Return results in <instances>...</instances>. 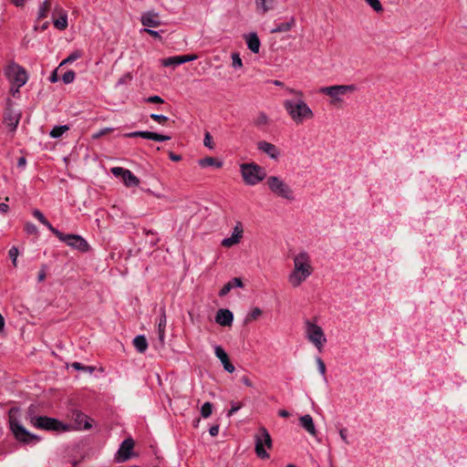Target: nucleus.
<instances>
[{"label":"nucleus","mask_w":467,"mask_h":467,"mask_svg":"<svg viewBox=\"0 0 467 467\" xmlns=\"http://www.w3.org/2000/svg\"><path fill=\"white\" fill-rule=\"evenodd\" d=\"M285 91L295 96V99H287L283 101V107L289 118L296 124L314 118V112L304 99V92L300 89L285 87Z\"/></svg>","instance_id":"f257e3e1"},{"label":"nucleus","mask_w":467,"mask_h":467,"mask_svg":"<svg viewBox=\"0 0 467 467\" xmlns=\"http://www.w3.org/2000/svg\"><path fill=\"white\" fill-rule=\"evenodd\" d=\"M294 268L288 275V282L293 287H298L313 273L311 259L308 253L302 251L296 254L293 259Z\"/></svg>","instance_id":"f03ea898"},{"label":"nucleus","mask_w":467,"mask_h":467,"mask_svg":"<svg viewBox=\"0 0 467 467\" xmlns=\"http://www.w3.org/2000/svg\"><path fill=\"white\" fill-rule=\"evenodd\" d=\"M358 90L354 84L349 85H333L322 87L319 88V93L329 98L328 104L336 109L342 108L346 101L345 97Z\"/></svg>","instance_id":"7ed1b4c3"},{"label":"nucleus","mask_w":467,"mask_h":467,"mask_svg":"<svg viewBox=\"0 0 467 467\" xmlns=\"http://www.w3.org/2000/svg\"><path fill=\"white\" fill-rule=\"evenodd\" d=\"M240 172L245 184L254 186L258 184L266 177L265 169L254 163H242Z\"/></svg>","instance_id":"20e7f679"},{"label":"nucleus","mask_w":467,"mask_h":467,"mask_svg":"<svg viewBox=\"0 0 467 467\" xmlns=\"http://www.w3.org/2000/svg\"><path fill=\"white\" fill-rule=\"evenodd\" d=\"M304 328L307 340L312 343L319 352H321L327 343V337L322 327L316 322L306 319L304 321Z\"/></svg>","instance_id":"39448f33"},{"label":"nucleus","mask_w":467,"mask_h":467,"mask_svg":"<svg viewBox=\"0 0 467 467\" xmlns=\"http://www.w3.org/2000/svg\"><path fill=\"white\" fill-rule=\"evenodd\" d=\"M254 440L256 456L262 460L269 459L267 450L273 447V441L268 431L265 427H260L254 435Z\"/></svg>","instance_id":"423d86ee"},{"label":"nucleus","mask_w":467,"mask_h":467,"mask_svg":"<svg viewBox=\"0 0 467 467\" xmlns=\"http://www.w3.org/2000/svg\"><path fill=\"white\" fill-rule=\"evenodd\" d=\"M9 425L15 438L26 444H36L40 441V437L29 432L15 417L9 416Z\"/></svg>","instance_id":"0eeeda50"},{"label":"nucleus","mask_w":467,"mask_h":467,"mask_svg":"<svg viewBox=\"0 0 467 467\" xmlns=\"http://www.w3.org/2000/svg\"><path fill=\"white\" fill-rule=\"evenodd\" d=\"M266 184L269 190L276 196L283 199L293 201L294 192L292 188L280 177L270 176L267 178Z\"/></svg>","instance_id":"6e6552de"},{"label":"nucleus","mask_w":467,"mask_h":467,"mask_svg":"<svg viewBox=\"0 0 467 467\" xmlns=\"http://www.w3.org/2000/svg\"><path fill=\"white\" fill-rule=\"evenodd\" d=\"M26 420L33 427L40 430L60 431L66 429L59 420L54 418H49L47 416H36L30 411L28 412Z\"/></svg>","instance_id":"1a4fd4ad"},{"label":"nucleus","mask_w":467,"mask_h":467,"mask_svg":"<svg viewBox=\"0 0 467 467\" xmlns=\"http://www.w3.org/2000/svg\"><path fill=\"white\" fill-rule=\"evenodd\" d=\"M5 76L12 85L17 86V88L23 87L28 79L26 69L16 63H11L7 66Z\"/></svg>","instance_id":"9d476101"},{"label":"nucleus","mask_w":467,"mask_h":467,"mask_svg":"<svg viewBox=\"0 0 467 467\" xmlns=\"http://www.w3.org/2000/svg\"><path fill=\"white\" fill-rule=\"evenodd\" d=\"M60 241L67 244L68 246L78 249L80 252H87L89 249L88 242L78 234H64L59 231V234H55Z\"/></svg>","instance_id":"9b49d317"},{"label":"nucleus","mask_w":467,"mask_h":467,"mask_svg":"<svg viewBox=\"0 0 467 467\" xmlns=\"http://www.w3.org/2000/svg\"><path fill=\"white\" fill-rule=\"evenodd\" d=\"M111 173L116 177H121L123 183L127 187L138 186L140 180L130 170L122 167H113L110 169Z\"/></svg>","instance_id":"f8f14e48"},{"label":"nucleus","mask_w":467,"mask_h":467,"mask_svg":"<svg viewBox=\"0 0 467 467\" xmlns=\"http://www.w3.org/2000/svg\"><path fill=\"white\" fill-rule=\"evenodd\" d=\"M244 228L241 222H237L235 226L234 227L231 237H227L223 239L221 244L223 247H232L234 245L238 244L241 242L243 237Z\"/></svg>","instance_id":"ddd939ff"},{"label":"nucleus","mask_w":467,"mask_h":467,"mask_svg":"<svg viewBox=\"0 0 467 467\" xmlns=\"http://www.w3.org/2000/svg\"><path fill=\"white\" fill-rule=\"evenodd\" d=\"M134 447V441L131 438L125 439L118 451V461L125 462L131 456V452Z\"/></svg>","instance_id":"4468645a"},{"label":"nucleus","mask_w":467,"mask_h":467,"mask_svg":"<svg viewBox=\"0 0 467 467\" xmlns=\"http://www.w3.org/2000/svg\"><path fill=\"white\" fill-rule=\"evenodd\" d=\"M257 149L272 160H277L280 156V150L275 144L265 140L258 141Z\"/></svg>","instance_id":"2eb2a0df"},{"label":"nucleus","mask_w":467,"mask_h":467,"mask_svg":"<svg viewBox=\"0 0 467 467\" xmlns=\"http://www.w3.org/2000/svg\"><path fill=\"white\" fill-rule=\"evenodd\" d=\"M197 58L196 55H183V56H174L164 58L161 61L162 66L164 67H176L182 65L186 62L193 61Z\"/></svg>","instance_id":"dca6fc26"},{"label":"nucleus","mask_w":467,"mask_h":467,"mask_svg":"<svg viewBox=\"0 0 467 467\" xmlns=\"http://www.w3.org/2000/svg\"><path fill=\"white\" fill-rule=\"evenodd\" d=\"M234 321V315L229 309L221 308L215 316V322L223 327H231Z\"/></svg>","instance_id":"f3484780"},{"label":"nucleus","mask_w":467,"mask_h":467,"mask_svg":"<svg viewBox=\"0 0 467 467\" xmlns=\"http://www.w3.org/2000/svg\"><path fill=\"white\" fill-rule=\"evenodd\" d=\"M215 356L221 360L223 365V368L229 372L233 373L234 371V366L230 362L227 353L221 346H216L214 348Z\"/></svg>","instance_id":"a211bd4d"},{"label":"nucleus","mask_w":467,"mask_h":467,"mask_svg":"<svg viewBox=\"0 0 467 467\" xmlns=\"http://www.w3.org/2000/svg\"><path fill=\"white\" fill-rule=\"evenodd\" d=\"M141 24L148 28L157 27L161 25L159 15L155 12H146L141 15Z\"/></svg>","instance_id":"6ab92c4d"},{"label":"nucleus","mask_w":467,"mask_h":467,"mask_svg":"<svg viewBox=\"0 0 467 467\" xmlns=\"http://www.w3.org/2000/svg\"><path fill=\"white\" fill-rule=\"evenodd\" d=\"M245 41L248 48L254 54H257L260 49V39L255 33H250L245 36Z\"/></svg>","instance_id":"aec40b11"},{"label":"nucleus","mask_w":467,"mask_h":467,"mask_svg":"<svg viewBox=\"0 0 467 467\" xmlns=\"http://www.w3.org/2000/svg\"><path fill=\"white\" fill-rule=\"evenodd\" d=\"M301 426L311 435L317 434L316 427L312 417L309 414H306L299 418Z\"/></svg>","instance_id":"412c9836"},{"label":"nucleus","mask_w":467,"mask_h":467,"mask_svg":"<svg viewBox=\"0 0 467 467\" xmlns=\"http://www.w3.org/2000/svg\"><path fill=\"white\" fill-rule=\"evenodd\" d=\"M167 324V318H166V312L165 308H161V316L158 322V334H159V339L161 343L164 341L165 337V328Z\"/></svg>","instance_id":"4be33fe9"},{"label":"nucleus","mask_w":467,"mask_h":467,"mask_svg":"<svg viewBox=\"0 0 467 467\" xmlns=\"http://www.w3.org/2000/svg\"><path fill=\"white\" fill-rule=\"evenodd\" d=\"M243 282L241 278L234 277L225 284L219 292L220 296H226L234 287H243Z\"/></svg>","instance_id":"5701e85b"},{"label":"nucleus","mask_w":467,"mask_h":467,"mask_svg":"<svg viewBox=\"0 0 467 467\" xmlns=\"http://www.w3.org/2000/svg\"><path fill=\"white\" fill-rule=\"evenodd\" d=\"M33 215L41 223L47 227V229L54 234H59V231L52 226V224L46 219L44 214L37 209L33 211Z\"/></svg>","instance_id":"b1692460"},{"label":"nucleus","mask_w":467,"mask_h":467,"mask_svg":"<svg viewBox=\"0 0 467 467\" xmlns=\"http://www.w3.org/2000/svg\"><path fill=\"white\" fill-rule=\"evenodd\" d=\"M133 345L140 353H144L148 348L147 339L143 335L136 336L133 339Z\"/></svg>","instance_id":"393cba45"},{"label":"nucleus","mask_w":467,"mask_h":467,"mask_svg":"<svg viewBox=\"0 0 467 467\" xmlns=\"http://www.w3.org/2000/svg\"><path fill=\"white\" fill-rule=\"evenodd\" d=\"M295 25V18L290 17L288 22L281 23L280 25L276 26L275 28L271 29L272 34L275 33H281V32H287L289 31Z\"/></svg>","instance_id":"a878e982"},{"label":"nucleus","mask_w":467,"mask_h":467,"mask_svg":"<svg viewBox=\"0 0 467 467\" xmlns=\"http://www.w3.org/2000/svg\"><path fill=\"white\" fill-rule=\"evenodd\" d=\"M53 25L58 30H65L67 27V14L61 13L57 18H53Z\"/></svg>","instance_id":"bb28decb"},{"label":"nucleus","mask_w":467,"mask_h":467,"mask_svg":"<svg viewBox=\"0 0 467 467\" xmlns=\"http://www.w3.org/2000/svg\"><path fill=\"white\" fill-rule=\"evenodd\" d=\"M51 8V0H45L39 6L37 19H44L47 16V14Z\"/></svg>","instance_id":"cd10ccee"},{"label":"nucleus","mask_w":467,"mask_h":467,"mask_svg":"<svg viewBox=\"0 0 467 467\" xmlns=\"http://www.w3.org/2000/svg\"><path fill=\"white\" fill-rule=\"evenodd\" d=\"M198 162H199V165L202 168H205L208 166H216L217 168H221L223 166L222 161H216L215 159L213 157H206V158L201 159Z\"/></svg>","instance_id":"c85d7f7f"},{"label":"nucleus","mask_w":467,"mask_h":467,"mask_svg":"<svg viewBox=\"0 0 467 467\" xmlns=\"http://www.w3.org/2000/svg\"><path fill=\"white\" fill-rule=\"evenodd\" d=\"M69 130L67 125L55 126L49 132L51 138L58 139Z\"/></svg>","instance_id":"c756f323"},{"label":"nucleus","mask_w":467,"mask_h":467,"mask_svg":"<svg viewBox=\"0 0 467 467\" xmlns=\"http://www.w3.org/2000/svg\"><path fill=\"white\" fill-rule=\"evenodd\" d=\"M82 51L79 50V49H77L75 51H73L69 56H67V58H65L60 64H59V67L67 65V64H69V63H72L74 62L75 60L80 58L82 57Z\"/></svg>","instance_id":"7c9ffc66"},{"label":"nucleus","mask_w":467,"mask_h":467,"mask_svg":"<svg viewBox=\"0 0 467 467\" xmlns=\"http://www.w3.org/2000/svg\"><path fill=\"white\" fill-rule=\"evenodd\" d=\"M274 0H255V5L258 10H261L263 14L266 13L272 8Z\"/></svg>","instance_id":"2f4dec72"},{"label":"nucleus","mask_w":467,"mask_h":467,"mask_svg":"<svg viewBox=\"0 0 467 467\" xmlns=\"http://www.w3.org/2000/svg\"><path fill=\"white\" fill-rule=\"evenodd\" d=\"M125 136L128 138L141 137L143 139L152 140L153 132H151V131H133V132L125 134Z\"/></svg>","instance_id":"473e14b6"},{"label":"nucleus","mask_w":467,"mask_h":467,"mask_svg":"<svg viewBox=\"0 0 467 467\" xmlns=\"http://www.w3.org/2000/svg\"><path fill=\"white\" fill-rule=\"evenodd\" d=\"M268 122H269L268 116L264 112H260L258 114L256 119L254 120V124L256 126H265L268 124Z\"/></svg>","instance_id":"72a5a7b5"},{"label":"nucleus","mask_w":467,"mask_h":467,"mask_svg":"<svg viewBox=\"0 0 467 467\" xmlns=\"http://www.w3.org/2000/svg\"><path fill=\"white\" fill-rule=\"evenodd\" d=\"M213 412V405L210 402H205L201 408V415L203 418H208Z\"/></svg>","instance_id":"f704fd0d"},{"label":"nucleus","mask_w":467,"mask_h":467,"mask_svg":"<svg viewBox=\"0 0 467 467\" xmlns=\"http://www.w3.org/2000/svg\"><path fill=\"white\" fill-rule=\"evenodd\" d=\"M262 315V310L259 307H254L246 317L245 321L250 322L257 319Z\"/></svg>","instance_id":"c9c22d12"},{"label":"nucleus","mask_w":467,"mask_h":467,"mask_svg":"<svg viewBox=\"0 0 467 467\" xmlns=\"http://www.w3.org/2000/svg\"><path fill=\"white\" fill-rule=\"evenodd\" d=\"M75 78H76L75 72L73 70H68L62 76V81L65 84H70L75 80Z\"/></svg>","instance_id":"e433bc0d"},{"label":"nucleus","mask_w":467,"mask_h":467,"mask_svg":"<svg viewBox=\"0 0 467 467\" xmlns=\"http://www.w3.org/2000/svg\"><path fill=\"white\" fill-rule=\"evenodd\" d=\"M71 367L77 370H83V371H88L89 373H92L94 371V368L93 367H89V366H83L81 363L79 362H74L71 364Z\"/></svg>","instance_id":"4c0bfd02"},{"label":"nucleus","mask_w":467,"mask_h":467,"mask_svg":"<svg viewBox=\"0 0 467 467\" xmlns=\"http://www.w3.org/2000/svg\"><path fill=\"white\" fill-rule=\"evenodd\" d=\"M18 254H19V252L16 247L13 246L10 248V250L8 252V255H9V258L12 260L14 266H16V261H17Z\"/></svg>","instance_id":"58836bf2"},{"label":"nucleus","mask_w":467,"mask_h":467,"mask_svg":"<svg viewBox=\"0 0 467 467\" xmlns=\"http://www.w3.org/2000/svg\"><path fill=\"white\" fill-rule=\"evenodd\" d=\"M114 130V128H104L92 135L94 140H98L102 136H105Z\"/></svg>","instance_id":"ea45409f"},{"label":"nucleus","mask_w":467,"mask_h":467,"mask_svg":"<svg viewBox=\"0 0 467 467\" xmlns=\"http://www.w3.org/2000/svg\"><path fill=\"white\" fill-rule=\"evenodd\" d=\"M232 60H233L232 65H233V67H234V68H240V67H243V62H242V59H241V57H240L239 54H237V53H233V55H232Z\"/></svg>","instance_id":"a19ab883"},{"label":"nucleus","mask_w":467,"mask_h":467,"mask_svg":"<svg viewBox=\"0 0 467 467\" xmlns=\"http://www.w3.org/2000/svg\"><path fill=\"white\" fill-rule=\"evenodd\" d=\"M376 12H381L383 10L379 0H365Z\"/></svg>","instance_id":"79ce46f5"},{"label":"nucleus","mask_w":467,"mask_h":467,"mask_svg":"<svg viewBox=\"0 0 467 467\" xmlns=\"http://www.w3.org/2000/svg\"><path fill=\"white\" fill-rule=\"evenodd\" d=\"M25 231L28 234H38L37 227L34 223H26Z\"/></svg>","instance_id":"37998d69"},{"label":"nucleus","mask_w":467,"mask_h":467,"mask_svg":"<svg viewBox=\"0 0 467 467\" xmlns=\"http://www.w3.org/2000/svg\"><path fill=\"white\" fill-rule=\"evenodd\" d=\"M150 119H152L154 121L160 124H164L168 120V117L156 113L150 114Z\"/></svg>","instance_id":"c03bdc74"},{"label":"nucleus","mask_w":467,"mask_h":467,"mask_svg":"<svg viewBox=\"0 0 467 467\" xmlns=\"http://www.w3.org/2000/svg\"><path fill=\"white\" fill-rule=\"evenodd\" d=\"M145 101L149 102V103H158V104H162L164 102L163 99H161L160 96H157V95L148 97L147 99H145Z\"/></svg>","instance_id":"a18cd8bd"},{"label":"nucleus","mask_w":467,"mask_h":467,"mask_svg":"<svg viewBox=\"0 0 467 467\" xmlns=\"http://www.w3.org/2000/svg\"><path fill=\"white\" fill-rule=\"evenodd\" d=\"M203 144L205 147H208L209 149H213V144L212 142V136L209 132H206L204 135Z\"/></svg>","instance_id":"49530a36"},{"label":"nucleus","mask_w":467,"mask_h":467,"mask_svg":"<svg viewBox=\"0 0 467 467\" xmlns=\"http://www.w3.org/2000/svg\"><path fill=\"white\" fill-rule=\"evenodd\" d=\"M170 139H171L170 136L161 135V134L153 132L152 140H155V141H166V140H169Z\"/></svg>","instance_id":"de8ad7c7"},{"label":"nucleus","mask_w":467,"mask_h":467,"mask_svg":"<svg viewBox=\"0 0 467 467\" xmlns=\"http://www.w3.org/2000/svg\"><path fill=\"white\" fill-rule=\"evenodd\" d=\"M317 368H318L319 372L322 375H325V373H326V365L323 362V360L321 359V358H317Z\"/></svg>","instance_id":"09e8293b"},{"label":"nucleus","mask_w":467,"mask_h":467,"mask_svg":"<svg viewBox=\"0 0 467 467\" xmlns=\"http://www.w3.org/2000/svg\"><path fill=\"white\" fill-rule=\"evenodd\" d=\"M131 80V76L128 73L124 76H122L117 82V86H120L123 84H127L129 81Z\"/></svg>","instance_id":"8fccbe9b"},{"label":"nucleus","mask_w":467,"mask_h":467,"mask_svg":"<svg viewBox=\"0 0 467 467\" xmlns=\"http://www.w3.org/2000/svg\"><path fill=\"white\" fill-rule=\"evenodd\" d=\"M243 404L242 403H236V404H233L232 405V408L230 409V410L228 411V416L231 417L234 413H235L236 411H238L241 408H242Z\"/></svg>","instance_id":"3c124183"},{"label":"nucleus","mask_w":467,"mask_h":467,"mask_svg":"<svg viewBox=\"0 0 467 467\" xmlns=\"http://www.w3.org/2000/svg\"><path fill=\"white\" fill-rule=\"evenodd\" d=\"M144 31L154 38L161 39V36L158 31L152 30L150 28H145Z\"/></svg>","instance_id":"603ef678"},{"label":"nucleus","mask_w":467,"mask_h":467,"mask_svg":"<svg viewBox=\"0 0 467 467\" xmlns=\"http://www.w3.org/2000/svg\"><path fill=\"white\" fill-rule=\"evenodd\" d=\"M61 13H67L60 5H56L54 10H53V18L55 17V16H61Z\"/></svg>","instance_id":"864d4df0"},{"label":"nucleus","mask_w":467,"mask_h":467,"mask_svg":"<svg viewBox=\"0 0 467 467\" xmlns=\"http://www.w3.org/2000/svg\"><path fill=\"white\" fill-rule=\"evenodd\" d=\"M209 433L211 436L213 437H215L218 435L219 433V426L218 425H213L210 428L209 430Z\"/></svg>","instance_id":"5fc2aeb1"},{"label":"nucleus","mask_w":467,"mask_h":467,"mask_svg":"<svg viewBox=\"0 0 467 467\" xmlns=\"http://www.w3.org/2000/svg\"><path fill=\"white\" fill-rule=\"evenodd\" d=\"M339 435H340L341 439L343 440V441L345 443L348 444L349 441H348V440L347 438V429H341L339 431Z\"/></svg>","instance_id":"6e6d98bb"},{"label":"nucleus","mask_w":467,"mask_h":467,"mask_svg":"<svg viewBox=\"0 0 467 467\" xmlns=\"http://www.w3.org/2000/svg\"><path fill=\"white\" fill-rule=\"evenodd\" d=\"M57 80H58V77H57V69H55V70L51 73V75H50V77H49V81H50L51 83H55V82H57Z\"/></svg>","instance_id":"4d7b16f0"},{"label":"nucleus","mask_w":467,"mask_h":467,"mask_svg":"<svg viewBox=\"0 0 467 467\" xmlns=\"http://www.w3.org/2000/svg\"><path fill=\"white\" fill-rule=\"evenodd\" d=\"M241 381L247 387H253V383L247 376H243Z\"/></svg>","instance_id":"13d9d810"},{"label":"nucleus","mask_w":467,"mask_h":467,"mask_svg":"<svg viewBox=\"0 0 467 467\" xmlns=\"http://www.w3.org/2000/svg\"><path fill=\"white\" fill-rule=\"evenodd\" d=\"M169 157L173 161H179L182 160L181 155L175 154L174 152H171V151L169 153Z\"/></svg>","instance_id":"bf43d9fd"},{"label":"nucleus","mask_w":467,"mask_h":467,"mask_svg":"<svg viewBox=\"0 0 467 467\" xmlns=\"http://www.w3.org/2000/svg\"><path fill=\"white\" fill-rule=\"evenodd\" d=\"M26 164V159L25 157H20L17 161V166L20 168H24Z\"/></svg>","instance_id":"052dcab7"},{"label":"nucleus","mask_w":467,"mask_h":467,"mask_svg":"<svg viewBox=\"0 0 467 467\" xmlns=\"http://www.w3.org/2000/svg\"><path fill=\"white\" fill-rule=\"evenodd\" d=\"M10 92L14 97H16V95L19 94V88H17V86L13 85L10 88Z\"/></svg>","instance_id":"680f3d73"},{"label":"nucleus","mask_w":467,"mask_h":467,"mask_svg":"<svg viewBox=\"0 0 467 467\" xmlns=\"http://www.w3.org/2000/svg\"><path fill=\"white\" fill-rule=\"evenodd\" d=\"M9 210V206L5 203H0V213H6Z\"/></svg>","instance_id":"e2e57ef3"},{"label":"nucleus","mask_w":467,"mask_h":467,"mask_svg":"<svg viewBox=\"0 0 467 467\" xmlns=\"http://www.w3.org/2000/svg\"><path fill=\"white\" fill-rule=\"evenodd\" d=\"M45 278H46V272H45V270H41L38 274V281L42 282L45 280Z\"/></svg>","instance_id":"0e129e2a"},{"label":"nucleus","mask_w":467,"mask_h":467,"mask_svg":"<svg viewBox=\"0 0 467 467\" xmlns=\"http://www.w3.org/2000/svg\"><path fill=\"white\" fill-rule=\"evenodd\" d=\"M278 414L280 417H283V418H286L289 416V412L285 410H279Z\"/></svg>","instance_id":"69168bd1"},{"label":"nucleus","mask_w":467,"mask_h":467,"mask_svg":"<svg viewBox=\"0 0 467 467\" xmlns=\"http://www.w3.org/2000/svg\"><path fill=\"white\" fill-rule=\"evenodd\" d=\"M13 4L16 6H21L25 4L26 0H12Z\"/></svg>","instance_id":"338daca9"},{"label":"nucleus","mask_w":467,"mask_h":467,"mask_svg":"<svg viewBox=\"0 0 467 467\" xmlns=\"http://www.w3.org/2000/svg\"><path fill=\"white\" fill-rule=\"evenodd\" d=\"M5 327V319L3 316L0 314V332L3 331Z\"/></svg>","instance_id":"774afa93"}]
</instances>
